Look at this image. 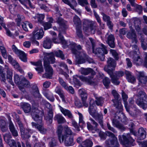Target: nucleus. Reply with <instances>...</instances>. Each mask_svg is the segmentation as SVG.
<instances>
[{"mask_svg": "<svg viewBox=\"0 0 147 147\" xmlns=\"http://www.w3.org/2000/svg\"><path fill=\"white\" fill-rule=\"evenodd\" d=\"M138 99L136 100V103L144 109L147 107V95L143 91H140L137 95Z\"/></svg>", "mask_w": 147, "mask_h": 147, "instance_id": "7", "label": "nucleus"}, {"mask_svg": "<svg viewBox=\"0 0 147 147\" xmlns=\"http://www.w3.org/2000/svg\"><path fill=\"white\" fill-rule=\"evenodd\" d=\"M32 94L36 97H39L40 96V94L38 88H35V89L32 90Z\"/></svg>", "mask_w": 147, "mask_h": 147, "instance_id": "60", "label": "nucleus"}, {"mask_svg": "<svg viewBox=\"0 0 147 147\" xmlns=\"http://www.w3.org/2000/svg\"><path fill=\"white\" fill-rule=\"evenodd\" d=\"M18 124L20 127V131L22 137L23 138H29L30 136L27 134L26 131L25 132L22 124L20 122H19Z\"/></svg>", "mask_w": 147, "mask_h": 147, "instance_id": "38", "label": "nucleus"}, {"mask_svg": "<svg viewBox=\"0 0 147 147\" xmlns=\"http://www.w3.org/2000/svg\"><path fill=\"white\" fill-rule=\"evenodd\" d=\"M106 134L107 136L111 137V140L106 141V144L108 145H111L112 147H118L119 145L115 135L109 131H107Z\"/></svg>", "mask_w": 147, "mask_h": 147, "instance_id": "10", "label": "nucleus"}, {"mask_svg": "<svg viewBox=\"0 0 147 147\" xmlns=\"http://www.w3.org/2000/svg\"><path fill=\"white\" fill-rule=\"evenodd\" d=\"M132 49L134 51L129 53V56L132 57L134 63L136 65H141L143 63V60L140 58L139 48L136 45H134L132 46Z\"/></svg>", "mask_w": 147, "mask_h": 147, "instance_id": "6", "label": "nucleus"}, {"mask_svg": "<svg viewBox=\"0 0 147 147\" xmlns=\"http://www.w3.org/2000/svg\"><path fill=\"white\" fill-rule=\"evenodd\" d=\"M78 78H79L81 80L83 81L88 82L89 84H92L93 82L92 81V78H86L82 76H77Z\"/></svg>", "mask_w": 147, "mask_h": 147, "instance_id": "51", "label": "nucleus"}, {"mask_svg": "<svg viewBox=\"0 0 147 147\" xmlns=\"http://www.w3.org/2000/svg\"><path fill=\"white\" fill-rule=\"evenodd\" d=\"M76 34L79 38H82V34L81 31V26L76 27Z\"/></svg>", "mask_w": 147, "mask_h": 147, "instance_id": "58", "label": "nucleus"}, {"mask_svg": "<svg viewBox=\"0 0 147 147\" xmlns=\"http://www.w3.org/2000/svg\"><path fill=\"white\" fill-rule=\"evenodd\" d=\"M12 49L13 51L19 56L20 58L22 61L24 62L27 61L26 55L24 52L18 50L14 45L12 46Z\"/></svg>", "mask_w": 147, "mask_h": 147, "instance_id": "13", "label": "nucleus"}, {"mask_svg": "<svg viewBox=\"0 0 147 147\" xmlns=\"http://www.w3.org/2000/svg\"><path fill=\"white\" fill-rule=\"evenodd\" d=\"M49 111L48 112L47 116L45 117V119L46 120L47 123L49 124H51L52 122V118L53 116V113L52 111V107L49 103H47L46 105Z\"/></svg>", "mask_w": 147, "mask_h": 147, "instance_id": "19", "label": "nucleus"}, {"mask_svg": "<svg viewBox=\"0 0 147 147\" xmlns=\"http://www.w3.org/2000/svg\"><path fill=\"white\" fill-rule=\"evenodd\" d=\"M129 27L131 31L127 32V38L132 39L133 43L137 44L138 40L136 39V35L135 30L132 29V26H130V25Z\"/></svg>", "mask_w": 147, "mask_h": 147, "instance_id": "18", "label": "nucleus"}, {"mask_svg": "<svg viewBox=\"0 0 147 147\" xmlns=\"http://www.w3.org/2000/svg\"><path fill=\"white\" fill-rule=\"evenodd\" d=\"M134 23V26L136 30L139 32L140 31V20L137 18H134L132 20Z\"/></svg>", "mask_w": 147, "mask_h": 147, "instance_id": "37", "label": "nucleus"}, {"mask_svg": "<svg viewBox=\"0 0 147 147\" xmlns=\"http://www.w3.org/2000/svg\"><path fill=\"white\" fill-rule=\"evenodd\" d=\"M31 114L34 120L39 123H41L43 115V112L40 111L37 108L33 107Z\"/></svg>", "mask_w": 147, "mask_h": 147, "instance_id": "8", "label": "nucleus"}, {"mask_svg": "<svg viewBox=\"0 0 147 147\" xmlns=\"http://www.w3.org/2000/svg\"><path fill=\"white\" fill-rule=\"evenodd\" d=\"M137 78L139 82L143 84L147 82V76L143 71H138L137 73Z\"/></svg>", "mask_w": 147, "mask_h": 147, "instance_id": "22", "label": "nucleus"}, {"mask_svg": "<svg viewBox=\"0 0 147 147\" xmlns=\"http://www.w3.org/2000/svg\"><path fill=\"white\" fill-rule=\"evenodd\" d=\"M5 68L7 70L6 77L8 81L10 84L13 86L14 84L12 80V76L13 75V70L10 68L7 65H5Z\"/></svg>", "mask_w": 147, "mask_h": 147, "instance_id": "17", "label": "nucleus"}, {"mask_svg": "<svg viewBox=\"0 0 147 147\" xmlns=\"http://www.w3.org/2000/svg\"><path fill=\"white\" fill-rule=\"evenodd\" d=\"M85 23H88V26L84 28V31L86 32H90L92 34H94L95 32V27L92 26L91 23L88 20H86L85 21Z\"/></svg>", "mask_w": 147, "mask_h": 147, "instance_id": "23", "label": "nucleus"}, {"mask_svg": "<svg viewBox=\"0 0 147 147\" xmlns=\"http://www.w3.org/2000/svg\"><path fill=\"white\" fill-rule=\"evenodd\" d=\"M21 3L26 6V5L28 4L29 5L32 7L31 3L30 0H18Z\"/></svg>", "mask_w": 147, "mask_h": 147, "instance_id": "61", "label": "nucleus"}, {"mask_svg": "<svg viewBox=\"0 0 147 147\" xmlns=\"http://www.w3.org/2000/svg\"><path fill=\"white\" fill-rule=\"evenodd\" d=\"M90 106L89 108V111L90 114L100 124L102 127L103 126V115L102 113H98L95 111L94 105V100L91 98H89Z\"/></svg>", "mask_w": 147, "mask_h": 147, "instance_id": "5", "label": "nucleus"}, {"mask_svg": "<svg viewBox=\"0 0 147 147\" xmlns=\"http://www.w3.org/2000/svg\"><path fill=\"white\" fill-rule=\"evenodd\" d=\"M80 71L81 74L85 75H87L90 73H91L93 70L92 69L90 68L85 69L83 68H81Z\"/></svg>", "mask_w": 147, "mask_h": 147, "instance_id": "48", "label": "nucleus"}, {"mask_svg": "<svg viewBox=\"0 0 147 147\" xmlns=\"http://www.w3.org/2000/svg\"><path fill=\"white\" fill-rule=\"evenodd\" d=\"M63 130V128L61 125H59L57 131V134L58 138L59 140V141L61 143L62 140H61V134L62 133Z\"/></svg>", "mask_w": 147, "mask_h": 147, "instance_id": "52", "label": "nucleus"}, {"mask_svg": "<svg viewBox=\"0 0 147 147\" xmlns=\"http://www.w3.org/2000/svg\"><path fill=\"white\" fill-rule=\"evenodd\" d=\"M103 82L106 88H108L110 83V81L108 78L105 77L103 80Z\"/></svg>", "mask_w": 147, "mask_h": 147, "instance_id": "59", "label": "nucleus"}, {"mask_svg": "<svg viewBox=\"0 0 147 147\" xmlns=\"http://www.w3.org/2000/svg\"><path fill=\"white\" fill-rule=\"evenodd\" d=\"M0 49L3 57L5 59H6L7 57V52L4 47L3 46H0Z\"/></svg>", "mask_w": 147, "mask_h": 147, "instance_id": "57", "label": "nucleus"}, {"mask_svg": "<svg viewBox=\"0 0 147 147\" xmlns=\"http://www.w3.org/2000/svg\"><path fill=\"white\" fill-rule=\"evenodd\" d=\"M138 133L140 135V138L141 140L144 139L146 138V133L143 128L141 127L139 128Z\"/></svg>", "mask_w": 147, "mask_h": 147, "instance_id": "47", "label": "nucleus"}, {"mask_svg": "<svg viewBox=\"0 0 147 147\" xmlns=\"http://www.w3.org/2000/svg\"><path fill=\"white\" fill-rule=\"evenodd\" d=\"M9 127L13 136L16 137L18 136V131L15 128L13 124L11 121H10L9 123Z\"/></svg>", "mask_w": 147, "mask_h": 147, "instance_id": "27", "label": "nucleus"}, {"mask_svg": "<svg viewBox=\"0 0 147 147\" xmlns=\"http://www.w3.org/2000/svg\"><path fill=\"white\" fill-rule=\"evenodd\" d=\"M58 81L59 83L63 88L65 89H67V85L63 79L61 78H59Z\"/></svg>", "mask_w": 147, "mask_h": 147, "instance_id": "55", "label": "nucleus"}, {"mask_svg": "<svg viewBox=\"0 0 147 147\" xmlns=\"http://www.w3.org/2000/svg\"><path fill=\"white\" fill-rule=\"evenodd\" d=\"M57 22L59 25L60 27L59 28L60 32L58 36L59 39L53 38L52 40L55 43H59L61 41L63 43H64L66 44V42L64 40L63 37L61 35V32L62 30H64L67 28V27L66 24L67 22L60 17H58L57 19Z\"/></svg>", "mask_w": 147, "mask_h": 147, "instance_id": "3", "label": "nucleus"}, {"mask_svg": "<svg viewBox=\"0 0 147 147\" xmlns=\"http://www.w3.org/2000/svg\"><path fill=\"white\" fill-rule=\"evenodd\" d=\"M55 92L59 96L60 98L62 99L63 101L64 102H65L64 92L61 88L60 86H57L55 89Z\"/></svg>", "mask_w": 147, "mask_h": 147, "instance_id": "26", "label": "nucleus"}, {"mask_svg": "<svg viewBox=\"0 0 147 147\" xmlns=\"http://www.w3.org/2000/svg\"><path fill=\"white\" fill-rule=\"evenodd\" d=\"M21 108L25 113H28L31 110V106L30 104L27 103H23L21 105Z\"/></svg>", "mask_w": 147, "mask_h": 147, "instance_id": "31", "label": "nucleus"}, {"mask_svg": "<svg viewBox=\"0 0 147 147\" xmlns=\"http://www.w3.org/2000/svg\"><path fill=\"white\" fill-rule=\"evenodd\" d=\"M50 140L51 141L49 144L50 147H55L57 145V140L56 138H51Z\"/></svg>", "mask_w": 147, "mask_h": 147, "instance_id": "54", "label": "nucleus"}, {"mask_svg": "<svg viewBox=\"0 0 147 147\" xmlns=\"http://www.w3.org/2000/svg\"><path fill=\"white\" fill-rule=\"evenodd\" d=\"M107 63V65L105 67L104 70L111 78L112 82L115 85H119L120 83L118 81L119 78L123 76L124 73L122 71H120L116 73V76L113 75V71L115 70L116 65L115 61L113 58H109L108 59Z\"/></svg>", "mask_w": 147, "mask_h": 147, "instance_id": "1", "label": "nucleus"}, {"mask_svg": "<svg viewBox=\"0 0 147 147\" xmlns=\"http://www.w3.org/2000/svg\"><path fill=\"white\" fill-rule=\"evenodd\" d=\"M92 145V141L89 140H86L82 142V145H79L78 147H91Z\"/></svg>", "mask_w": 147, "mask_h": 147, "instance_id": "41", "label": "nucleus"}, {"mask_svg": "<svg viewBox=\"0 0 147 147\" xmlns=\"http://www.w3.org/2000/svg\"><path fill=\"white\" fill-rule=\"evenodd\" d=\"M34 18L36 21L41 22L45 18V15L43 14H37Z\"/></svg>", "mask_w": 147, "mask_h": 147, "instance_id": "49", "label": "nucleus"}, {"mask_svg": "<svg viewBox=\"0 0 147 147\" xmlns=\"http://www.w3.org/2000/svg\"><path fill=\"white\" fill-rule=\"evenodd\" d=\"M54 53L57 57H60L62 59H65L64 55L63 54L62 52L61 51L59 50L58 51H55Z\"/></svg>", "mask_w": 147, "mask_h": 147, "instance_id": "56", "label": "nucleus"}, {"mask_svg": "<svg viewBox=\"0 0 147 147\" xmlns=\"http://www.w3.org/2000/svg\"><path fill=\"white\" fill-rule=\"evenodd\" d=\"M6 143L9 145L10 147H17L16 142L13 140H10Z\"/></svg>", "mask_w": 147, "mask_h": 147, "instance_id": "63", "label": "nucleus"}, {"mask_svg": "<svg viewBox=\"0 0 147 147\" xmlns=\"http://www.w3.org/2000/svg\"><path fill=\"white\" fill-rule=\"evenodd\" d=\"M14 80L15 83L18 85V87L22 91L23 88H22L21 87L20 79L19 76L17 74H15L14 76Z\"/></svg>", "mask_w": 147, "mask_h": 147, "instance_id": "39", "label": "nucleus"}, {"mask_svg": "<svg viewBox=\"0 0 147 147\" xmlns=\"http://www.w3.org/2000/svg\"><path fill=\"white\" fill-rule=\"evenodd\" d=\"M140 39L142 48L144 50H146L147 48V41L146 40L142 37L140 38Z\"/></svg>", "mask_w": 147, "mask_h": 147, "instance_id": "53", "label": "nucleus"}, {"mask_svg": "<svg viewBox=\"0 0 147 147\" xmlns=\"http://www.w3.org/2000/svg\"><path fill=\"white\" fill-rule=\"evenodd\" d=\"M44 54L43 65L47 73L43 74L42 77L44 78H51L53 74V69L50 64L54 63H55V59L54 56L52 53H45Z\"/></svg>", "mask_w": 147, "mask_h": 147, "instance_id": "2", "label": "nucleus"}, {"mask_svg": "<svg viewBox=\"0 0 147 147\" xmlns=\"http://www.w3.org/2000/svg\"><path fill=\"white\" fill-rule=\"evenodd\" d=\"M112 122L113 126L118 128L121 130H124L125 129V128L123 126L119 123L118 121L117 120L115 119H113Z\"/></svg>", "mask_w": 147, "mask_h": 147, "instance_id": "42", "label": "nucleus"}, {"mask_svg": "<svg viewBox=\"0 0 147 147\" xmlns=\"http://www.w3.org/2000/svg\"><path fill=\"white\" fill-rule=\"evenodd\" d=\"M54 119L57 121L59 123H63L65 121V118L61 115L60 114L56 115L54 117Z\"/></svg>", "mask_w": 147, "mask_h": 147, "instance_id": "40", "label": "nucleus"}, {"mask_svg": "<svg viewBox=\"0 0 147 147\" xmlns=\"http://www.w3.org/2000/svg\"><path fill=\"white\" fill-rule=\"evenodd\" d=\"M32 124L33 127H34L35 128L37 129L41 134H44L46 133V129L45 128L41 125L37 124L34 122H32Z\"/></svg>", "mask_w": 147, "mask_h": 147, "instance_id": "28", "label": "nucleus"}, {"mask_svg": "<svg viewBox=\"0 0 147 147\" xmlns=\"http://www.w3.org/2000/svg\"><path fill=\"white\" fill-rule=\"evenodd\" d=\"M64 140L65 144L66 146H70L74 144L73 139L72 137H65Z\"/></svg>", "mask_w": 147, "mask_h": 147, "instance_id": "36", "label": "nucleus"}, {"mask_svg": "<svg viewBox=\"0 0 147 147\" xmlns=\"http://www.w3.org/2000/svg\"><path fill=\"white\" fill-rule=\"evenodd\" d=\"M4 139L5 142H6L10 140L12 136L10 133L6 134L4 135Z\"/></svg>", "mask_w": 147, "mask_h": 147, "instance_id": "64", "label": "nucleus"}, {"mask_svg": "<svg viewBox=\"0 0 147 147\" xmlns=\"http://www.w3.org/2000/svg\"><path fill=\"white\" fill-rule=\"evenodd\" d=\"M122 96L123 101L125 107L127 111H129V110L127 107V103L126 102L128 98L127 95L123 91L122 92Z\"/></svg>", "mask_w": 147, "mask_h": 147, "instance_id": "46", "label": "nucleus"}, {"mask_svg": "<svg viewBox=\"0 0 147 147\" xmlns=\"http://www.w3.org/2000/svg\"><path fill=\"white\" fill-rule=\"evenodd\" d=\"M123 140H120L119 139L120 143L123 145H126L129 144V143H131L133 142L134 140L132 138V137L129 134H127L123 135L122 136Z\"/></svg>", "mask_w": 147, "mask_h": 147, "instance_id": "15", "label": "nucleus"}, {"mask_svg": "<svg viewBox=\"0 0 147 147\" xmlns=\"http://www.w3.org/2000/svg\"><path fill=\"white\" fill-rule=\"evenodd\" d=\"M21 84L22 88L23 89L22 91L23 92H24L25 91L24 88L29 87L30 86V83L25 78L21 81Z\"/></svg>", "mask_w": 147, "mask_h": 147, "instance_id": "43", "label": "nucleus"}, {"mask_svg": "<svg viewBox=\"0 0 147 147\" xmlns=\"http://www.w3.org/2000/svg\"><path fill=\"white\" fill-rule=\"evenodd\" d=\"M59 107L61 111L65 116H67L70 118H71L73 117V115L69 111L63 108L60 105H59Z\"/></svg>", "mask_w": 147, "mask_h": 147, "instance_id": "30", "label": "nucleus"}, {"mask_svg": "<svg viewBox=\"0 0 147 147\" xmlns=\"http://www.w3.org/2000/svg\"><path fill=\"white\" fill-rule=\"evenodd\" d=\"M64 134L62 136V142H63L65 137H71L70 136L73 134V132L70 128L67 126H65L64 127Z\"/></svg>", "mask_w": 147, "mask_h": 147, "instance_id": "25", "label": "nucleus"}, {"mask_svg": "<svg viewBox=\"0 0 147 147\" xmlns=\"http://www.w3.org/2000/svg\"><path fill=\"white\" fill-rule=\"evenodd\" d=\"M112 93L114 96L115 99L113 100V101L114 103V105L117 108L122 110L123 106L120 101L118 100L119 95L115 90H113L112 91Z\"/></svg>", "mask_w": 147, "mask_h": 147, "instance_id": "11", "label": "nucleus"}, {"mask_svg": "<svg viewBox=\"0 0 147 147\" xmlns=\"http://www.w3.org/2000/svg\"><path fill=\"white\" fill-rule=\"evenodd\" d=\"M94 95L96 99V104L98 106H102L104 102L103 98L101 97H98L96 94H94Z\"/></svg>", "mask_w": 147, "mask_h": 147, "instance_id": "44", "label": "nucleus"}, {"mask_svg": "<svg viewBox=\"0 0 147 147\" xmlns=\"http://www.w3.org/2000/svg\"><path fill=\"white\" fill-rule=\"evenodd\" d=\"M33 38L36 40L41 39L44 35V32L42 28H39L37 27H36L32 32Z\"/></svg>", "mask_w": 147, "mask_h": 147, "instance_id": "12", "label": "nucleus"}, {"mask_svg": "<svg viewBox=\"0 0 147 147\" xmlns=\"http://www.w3.org/2000/svg\"><path fill=\"white\" fill-rule=\"evenodd\" d=\"M44 95L51 102H53L55 100V98L53 94L51 92L48 91H46L43 92Z\"/></svg>", "mask_w": 147, "mask_h": 147, "instance_id": "34", "label": "nucleus"}, {"mask_svg": "<svg viewBox=\"0 0 147 147\" xmlns=\"http://www.w3.org/2000/svg\"><path fill=\"white\" fill-rule=\"evenodd\" d=\"M51 40L49 38L47 39L44 41L43 43V47L47 49H49L51 48Z\"/></svg>", "mask_w": 147, "mask_h": 147, "instance_id": "50", "label": "nucleus"}, {"mask_svg": "<svg viewBox=\"0 0 147 147\" xmlns=\"http://www.w3.org/2000/svg\"><path fill=\"white\" fill-rule=\"evenodd\" d=\"M79 94L81 96L82 103L84 106L87 107L88 105L86 102V100L87 98V94L85 90L83 89H80L78 91Z\"/></svg>", "mask_w": 147, "mask_h": 147, "instance_id": "21", "label": "nucleus"}, {"mask_svg": "<svg viewBox=\"0 0 147 147\" xmlns=\"http://www.w3.org/2000/svg\"><path fill=\"white\" fill-rule=\"evenodd\" d=\"M86 60L89 63H94L93 59L89 57L84 51H83L82 53H80L79 56H76V61L78 64L83 63L85 62Z\"/></svg>", "mask_w": 147, "mask_h": 147, "instance_id": "9", "label": "nucleus"}, {"mask_svg": "<svg viewBox=\"0 0 147 147\" xmlns=\"http://www.w3.org/2000/svg\"><path fill=\"white\" fill-rule=\"evenodd\" d=\"M90 120L91 121V123L94 125L93 127L89 122H87V127L88 129L91 131L92 133H94L96 131H98V129L97 128V126L98 125V124L92 119L90 118Z\"/></svg>", "mask_w": 147, "mask_h": 147, "instance_id": "16", "label": "nucleus"}, {"mask_svg": "<svg viewBox=\"0 0 147 147\" xmlns=\"http://www.w3.org/2000/svg\"><path fill=\"white\" fill-rule=\"evenodd\" d=\"M114 37L113 35L111 34L109 35L107 38V43L109 46L113 48L115 47L114 42Z\"/></svg>", "mask_w": 147, "mask_h": 147, "instance_id": "32", "label": "nucleus"}, {"mask_svg": "<svg viewBox=\"0 0 147 147\" xmlns=\"http://www.w3.org/2000/svg\"><path fill=\"white\" fill-rule=\"evenodd\" d=\"M73 22L76 27L81 26V23L80 18L76 15H75L73 18Z\"/></svg>", "mask_w": 147, "mask_h": 147, "instance_id": "45", "label": "nucleus"}, {"mask_svg": "<svg viewBox=\"0 0 147 147\" xmlns=\"http://www.w3.org/2000/svg\"><path fill=\"white\" fill-rule=\"evenodd\" d=\"M30 63L32 65L37 67L35 69L38 74L41 73L44 71V69L41 61H39L37 62H31Z\"/></svg>", "mask_w": 147, "mask_h": 147, "instance_id": "24", "label": "nucleus"}, {"mask_svg": "<svg viewBox=\"0 0 147 147\" xmlns=\"http://www.w3.org/2000/svg\"><path fill=\"white\" fill-rule=\"evenodd\" d=\"M90 41L92 45L93 52L96 56L100 58V60L103 61L105 59L104 54H107L108 53L106 47L102 44H100V48H97L95 50L94 49V42L91 38H89Z\"/></svg>", "mask_w": 147, "mask_h": 147, "instance_id": "4", "label": "nucleus"}, {"mask_svg": "<svg viewBox=\"0 0 147 147\" xmlns=\"http://www.w3.org/2000/svg\"><path fill=\"white\" fill-rule=\"evenodd\" d=\"M72 44L74 48H72V52L73 53L76 55V59L77 56H79L80 54L81 53H79L76 49H77L78 50H80L82 49V47L81 46H80V45H77L75 43H73ZM83 52H81V53H82Z\"/></svg>", "mask_w": 147, "mask_h": 147, "instance_id": "29", "label": "nucleus"}, {"mask_svg": "<svg viewBox=\"0 0 147 147\" xmlns=\"http://www.w3.org/2000/svg\"><path fill=\"white\" fill-rule=\"evenodd\" d=\"M62 1L65 4H67L79 15H80L81 11L80 9H76L74 8V6H76L77 3L75 0H62Z\"/></svg>", "mask_w": 147, "mask_h": 147, "instance_id": "20", "label": "nucleus"}, {"mask_svg": "<svg viewBox=\"0 0 147 147\" xmlns=\"http://www.w3.org/2000/svg\"><path fill=\"white\" fill-rule=\"evenodd\" d=\"M43 26L45 30H47L51 28L52 26V24L48 22H45L43 23Z\"/></svg>", "mask_w": 147, "mask_h": 147, "instance_id": "62", "label": "nucleus"}, {"mask_svg": "<svg viewBox=\"0 0 147 147\" xmlns=\"http://www.w3.org/2000/svg\"><path fill=\"white\" fill-rule=\"evenodd\" d=\"M134 101L133 98H131L129 99V105H127V107L129 110V111H127L132 115L135 116L137 114L138 112L135 106L134 105Z\"/></svg>", "mask_w": 147, "mask_h": 147, "instance_id": "14", "label": "nucleus"}, {"mask_svg": "<svg viewBox=\"0 0 147 147\" xmlns=\"http://www.w3.org/2000/svg\"><path fill=\"white\" fill-rule=\"evenodd\" d=\"M101 14L102 16L103 20L105 22H107V25L110 28H111L112 27L111 22L110 21V17L105 14L104 13L102 12Z\"/></svg>", "mask_w": 147, "mask_h": 147, "instance_id": "33", "label": "nucleus"}, {"mask_svg": "<svg viewBox=\"0 0 147 147\" xmlns=\"http://www.w3.org/2000/svg\"><path fill=\"white\" fill-rule=\"evenodd\" d=\"M125 74L126 78L129 82L133 83L136 81V79L134 77L131 75V73L128 71H125Z\"/></svg>", "mask_w": 147, "mask_h": 147, "instance_id": "35", "label": "nucleus"}]
</instances>
